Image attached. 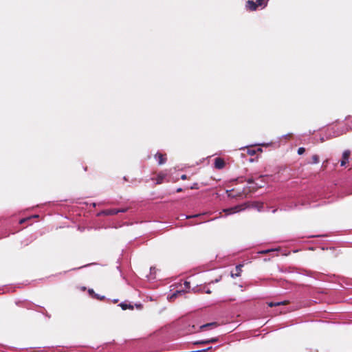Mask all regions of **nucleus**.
<instances>
[{"label": "nucleus", "mask_w": 352, "mask_h": 352, "mask_svg": "<svg viewBox=\"0 0 352 352\" xmlns=\"http://www.w3.org/2000/svg\"><path fill=\"white\" fill-rule=\"evenodd\" d=\"M246 182L249 184V186L245 187V188H244L242 192H239V193H237L236 195L233 194L234 190V189H232V190H231L230 191H228V196L230 197H236V196H241L242 194L247 195L248 193H250V192L256 191L258 188H260L263 187L262 184H258V183H255L254 182V178L252 177L248 178L246 179Z\"/></svg>", "instance_id": "nucleus-1"}, {"label": "nucleus", "mask_w": 352, "mask_h": 352, "mask_svg": "<svg viewBox=\"0 0 352 352\" xmlns=\"http://www.w3.org/2000/svg\"><path fill=\"white\" fill-rule=\"evenodd\" d=\"M270 0H256V2L248 0L245 3V8L249 11H255L258 7L264 8L267 6Z\"/></svg>", "instance_id": "nucleus-2"}, {"label": "nucleus", "mask_w": 352, "mask_h": 352, "mask_svg": "<svg viewBox=\"0 0 352 352\" xmlns=\"http://www.w3.org/2000/svg\"><path fill=\"white\" fill-rule=\"evenodd\" d=\"M245 208V205H238L232 208L224 209L223 212H226V214H230L233 213H236L240 212Z\"/></svg>", "instance_id": "nucleus-3"}, {"label": "nucleus", "mask_w": 352, "mask_h": 352, "mask_svg": "<svg viewBox=\"0 0 352 352\" xmlns=\"http://www.w3.org/2000/svg\"><path fill=\"white\" fill-rule=\"evenodd\" d=\"M350 155H351V152L349 150H346L344 151V153L342 154V160L340 161V165L342 166L346 165V164L349 162Z\"/></svg>", "instance_id": "nucleus-4"}, {"label": "nucleus", "mask_w": 352, "mask_h": 352, "mask_svg": "<svg viewBox=\"0 0 352 352\" xmlns=\"http://www.w3.org/2000/svg\"><path fill=\"white\" fill-rule=\"evenodd\" d=\"M155 157L158 160L159 165L165 164L167 160L166 154H162L161 153H157Z\"/></svg>", "instance_id": "nucleus-5"}, {"label": "nucleus", "mask_w": 352, "mask_h": 352, "mask_svg": "<svg viewBox=\"0 0 352 352\" xmlns=\"http://www.w3.org/2000/svg\"><path fill=\"white\" fill-rule=\"evenodd\" d=\"M225 161L221 157H217L214 160V167L217 169H222L225 167Z\"/></svg>", "instance_id": "nucleus-6"}, {"label": "nucleus", "mask_w": 352, "mask_h": 352, "mask_svg": "<svg viewBox=\"0 0 352 352\" xmlns=\"http://www.w3.org/2000/svg\"><path fill=\"white\" fill-rule=\"evenodd\" d=\"M289 302L288 300H283L280 302H267V305L270 307H276V306H280V305H288Z\"/></svg>", "instance_id": "nucleus-7"}, {"label": "nucleus", "mask_w": 352, "mask_h": 352, "mask_svg": "<svg viewBox=\"0 0 352 352\" xmlns=\"http://www.w3.org/2000/svg\"><path fill=\"white\" fill-rule=\"evenodd\" d=\"M126 211V209H121V210H117V209H109L104 211V213L107 215H114L118 214V212H124Z\"/></svg>", "instance_id": "nucleus-8"}, {"label": "nucleus", "mask_w": 352, "mask_h": 352, "mask_svg": "<svg viewBox=\"0 0 352 352\" xmlns=\"http://www.w3.org/2000/svg\"><path fill=\"white\" fill-rule=\"evenodd\" d=\"M242 267H243V265H241V264L236 265V267H235V272L234 273H232L231 276L232 277L240 276H241V273L242 272Z\"/></svg>", "instance_id": "nucleus-9"}, {"label": "nucleus", "mask_w": 352, "mask_h": 352, "mask_svg": "<svg viewBox=\"0 0 352 352\" xmlns=\"http://www.w3.org/2000/svg\"><path fill=\"white\" fill-rule=\"evenodd\" d=\"M217 325L218 324H217V322L207 323V324H203V325L200 326L199 331H205L208 327H217Z\"/></svg>", "instance_id": "nucleus-10"}, {"label": "nucleus", "mask_w": 352, "mask_h": 352, "mask_svg": "<svg viewBox=\"0 0 352 352\" xmlns=\"http://www.w3.org/2000/svg\"><path fill=\"white\" fill-rule=\"evenodd\" d=\"M166 177V175L165 174H163V173H160L157 175L155 180H156V184H161L163 183L164 182V179Z\"/></svg>", "instance_id": "nucleus-11"}, {"label": "nucleus", "mask_w": 352, "mask_h": 352, "mask_svg": "<svg viewBox=\"0 0 352 352\" xmlns=\"http://www.w3.org/2000/svg\"><path fill=\"white\" fill-rule=\"evenodd\" d=\"M120 307H121V308L123 309V310H126L127 309H133V306L131 304H128L126 302H121L120 305H119Z\"/></svg>", "instance_id": "nucleus-12"}, {"label": "nucleus", "mask_w": 352, "mask_h": 352, "mask_svg": "<svg viewBox=\"0 0 352 352\" xmlns=\"http://www.w3.org/2000/svg\"><path fill=\"white\" fill-rule=\"evenodd\" d=\"M256 151H259V152H261L262 151V149L260 148H258L256 150L254 148H248V151H247V153L250 155H254L256 153Z\"/></svg>", "instance_id": "nucleus-13"}, {"label": "nucleus", "mask_w": 352, "mask_h": 352, "mask_svg": "<svg viewBox=\"0 0 352 352\" xmlns=\"http://www.w3.org/2000/svg\"><path fill=\"white\" fill-rule=\"evenodd\" d=\"M218 341H219V338H212L204 340L203 342V343L210 344V343L217 342Z\"/></svg>", "instance_id": "nucleus-14"}, {"label": "nucleus", "mask_w": 352, "mask_h": 352, "mask_svg": "<svg viewBox=\"0 0 352 352\" xmlns=\"http://www.w3.org/2000/svg\"><path fill=\"white\" fill-rule=\"evenodd\" d=\"M313 164H318L319 162V156L318 155H314L311 157Z\"/></svg>", "instance_id": "nucleus-15"}, {"label": "nucleus", "mask_w": 352, "mask_h": 352, "mask_svg": "<svg viewBox=\"0 0 352 352\" xmlns=\"http://www.w3.org/2000/svg\"><path fill=\"white\" fill-rule=\"evenodd\" d=\"M93 298L98 299V300H103L105 298V297L104 296H100V295H98L97 294H94V295L93 296Z\"/></svg>", "instance_id": "nucleus-16"}, {"label": "nucleus", "mask_w": 352, "mask_h": 352, "mask_svg": "<svg viewBox=\"0 0 352 352\" xmlns=\"http://www.w3.org/2000/svg\"><path fill=\"white\" fill-rule=\"evenodd\" d=\"M305 148H303V147H300L298 149V155H302L305 153Z\"/></svg>", "instance_id": "nucleus-17"}, {"label": "nucleus", "mask_w": 352, "mask_h": 352, "mask_svg": "<svg viewBox=\"0 0 352 352\" xmlns=\"http://www.w3.org/2000/svg\"><path fill=\"white\" fill-rule=\"evenodd\" d=\"M32 217H28V218H24V219H22L19 221V223L20 224H23V223H25V221L30 220Z\"/></svg>", "instance_id": "nucleus-18"}, {"label": "nucleus", "mask_w": 352, "mask_h": 352, "mask_svg": "<svg viewBox=\"0 0 352 352\" xmlns=\"http://www.w3.org/2000/svg\"><path fill=\"white\" fill-rule=\"evenodd\" d=\"M88 292H89V294L92 297H93V296L94 295V294H96V293L94 292V289H89L88 290Z\"/></svg>", "instance_id": "nucleus-19"}, {"label": "nucleus", "mask_w": 352, "mask_h": 352, "mask_svg": "<svg viewBox=\"0 0 352 352\" xmlns=\"http://www.w3.org/2000/svg\"><path fill=\"white\" fill-rule=\"evenodd\" d=\"M184 285H185L186 288H189L190 287V282L185 281L184 282Z\"/></svg>", "instance_id": "nucleus-20"}, {"label": "nucleus", "mask_w": 352, "mask_h": 352, "mask_svg": "<svg viewBox=\"0 0 352 352\" xmlns=\"http://www.w3.org/2000/svg\"><path fill=\"white\" fill-rule=\"evenodd\" d=\"M204 340L197 341L195 342V344H206L207 343H203Z\"/></svg>", "instance_id": "nucleus-21"}, {"label": "nucleus", "mask_w": 352, "mask_h": 352, "mask_svg": "<svg viewBox=\"0 0 352 352\" xmlns=\"http://www.w3.org/2000/svg\"><path fill=\"white\" fill-rule=\"evenodd\" d=\"M272 251H274V250H265V251L262 252V253L267 254V253H268L270 252H272Z\"/></svg>", "instance_id": "nucleus-22"}, {"label": "nucleus", "mask_w": 352, "mask_h": 352, "mask_svg": "<svg viewBox=\"0 0 352 352\" xmlns=\"http://www.w3.org/2000/svg\"><path fill=\"white\" fill-rule=\"evenodd\" d=\"M199 215H200V214H195V215H194V216H188L186 218H187V219H189V218H191V217H198V216H199Z\"/></svg>", "instance_id": "nucleus-23"}, {"label": "nucleus", "mask_w": 352, "mask_h": 352, "mask_svg": "<svg viewBox=\"0 0 352 352\" xmlns=\"http://www.w3.org/2000/svg\"><path fill=\"white\" fill-rule=\"evenodd\" d=\"M181 178L182 179H186V175H182Z\"/></svg>", "instance_id": "nucleus-24"}, {"label": "nucleus", "mask_w": 352, "mask_h": 352, "mask_svg": "<svg viewBox=\"0 0 352 352\" xmlns=\"http://www.w3.org/2000/svg\"><path fill=\"white\" fill-rule=\"evenodd\" d=\"M182 189L181 188H179L177 189L176 192H182Z\"/></svg>", "instance_id": "nucleus-25"}, {"label": "nucleus", "mask_w": 352, "mask_h": 352, "mask_svg": "<svg viewBox=\"0 0 352 352\" xmlns=\"http://www.w3.org/2000/svg\"><path fill=\"white\" fill-rule=\"evenodd\" d=\"M205 292L207 293V294H210L211 291L209 290V289H207V290H205Z\"/></svg>", "instance_id": "nucleus-26"}, {"label": "nucleus", "mask_w": 352, "mask_h": 352, "mask_svg": "<svg viewBox=\"0 0 352 352\" xmlns=\"http://www.w3.org/2000/svg\"><path fill=\"white\" fill-rule=\"evenodd\" d=\"M264 177H265V176H263V175H260V176L258 177V178L262 179H263V178H264Z\"/></svg>", "instance_id": "nucleus-27"}, {"label": "nucleus", "mask_w": 352, "mask_h": 352, "mask_svg": "<svg viewBox=\"0 0 352 352\" xmlns=\"http://www.w3.org/2000/svg\"><path fill=\"white\" fill-rule=\"evenodd\" d=\"M258 205H261V204L258 203L255 204V206H257Z\"/></svg>", "instance_id": "nucleus-28"}]
</instances>
